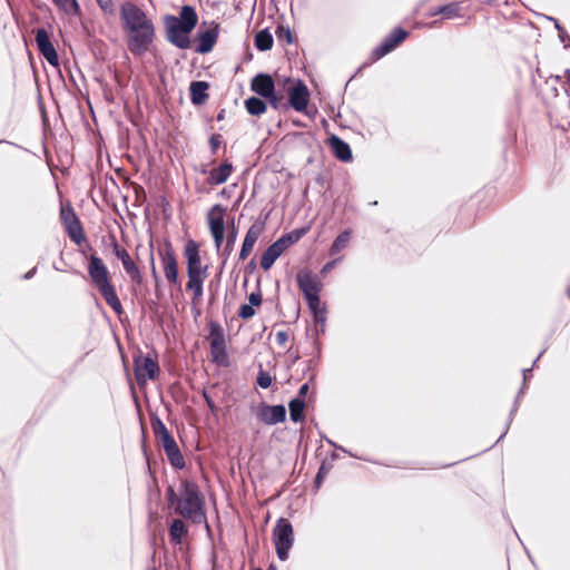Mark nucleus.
Returning <instances> with one entry per match:
<instances>
[{
    "label": "nucleus",
    "instance_id": "obj_5",
    "mask_svg": "<svg viewBox=\"0 0 570 570\" xmlns=\"http://www.w3.org/2000/svg\"><path fill=\"white\" fill-rule=\"evenodd\" d=\"M88 275L91 284L104 297L110 308L118 315L124 312L122 305L116 293L115 286L110 282L109 271L102 259L97 255H91L88 264Z\"/></svg>",
    "mask_w": 570,
    "mask_h": 570
},
{
    "label": "nucleus",
    "instance_id": "obj_31",
    "mask_svg": "<svg viewBox=\"0 0 570 570\" xmlns=\"http://www.w3.org/2000/svg\"><path fill=\"white\" fill-rule=\"evenodd\" d=\"M461 7L459 2H451L446 4L439 6L436 8L431 9L429 12L430 17H435L442 14L446 19H452L455 17H460Z\"/></svg>",
    "mask_w": 570,
    "mask_h": 570
},
{
    "label": "nucleus",
    "instance_id": "obj_11",
    "mask_svg": "<svg viewBox=\"0 0 570 570\" xmlns=\"http://www.w3.org/2000/svg\"><path fill=\"white\" fill-rule=\"evenodd\" d=\"M409 35L410 32L406 29L402 27H395L387 36L384 37L382 42L372 50V60H379L386 56L400 43H402L409 37Z\"/></svg>",
    "mask_w": 570,
    "mask_h": 570
},
{
    "label": "nucleus",
    "instance_id": "obj_18",
    "mask_svg": "<svg viewBox=\"0 0 570 570\" xmlns=\"http://www.w3.org/2000/svg\"><path fill=\"white\" fill-rule=\"evenodd\" d=\"M268 218V214L264 217V219H257L247 230L245 238L242 244V248L238 255V261H245L255 243L257 242L259 235L264 230L265 222Z\"/></svg>",
    "mask_w": 570,
    "mask_h": 570
},
{
    "label": "nucleus",
    "instance_id": "obj_60",
    "mask_svg": "<svg viewBox=\"0 0 570 570\" xmlns=\"http://www.w3.org/2000/svg\"><path fill=\"white\" fill-rule=\"evenodd\" d=\"M225 114H226L225 109H222V110L217 114L216 119H217L218 121L223 120V119L225 118Z\"/></svg>",
    "mask_w": 570,
    "mask_h": 570
},
{
    "label": "nucleus",
    "instance_id": "obj_48",
    "mask_svg": "<svg viewBox=\"0 0 570 570\" xmlns=\"http://www.w3.org/2000/svg\"><path fill=\"white\" fill-rule=\"evenodd\" d=\"M222 142H223V138H222V135H219V134H213L209 137V146H210L212 155L217 154V149L222 145Z\"/></svg>",
    "mask_w": 570,
    "mask_h": 570
},
{
    "label": "nucleus",
    "instance_id": "obj_36",
    "mask_svg": "<svg viewBox=\"0 0 570 570\" xmlns=\"http://www.w3.org/2000/svg\"><path fill=\"white\" fill-rule=\"evenodd\" d=\"M273 42V36L267 28L259 30L254 37V45L259 51L269 50Z\"/></svg>",
    "mask_w": 570,
    "mask_h": 570
},
{
    "label": "nucleus",
    "instance_id": "obj_26",
    "mask_svg": "<svg viewBox=\"0 0 570 570\" xmlns=\"http://www.w3.org/2000/svg\"><path fill=\"white\" fill-rule=\"evenodd\" d=\"M328 144L334 156L344 163L353 159V154L350 145L336 135H332L328 138Z\"/></svg>",
    "mask_w": 570,
    "mask_h": 570
},
{
    "label": "nucleus",
    "instance_id": "obj_27",
    "mask_svg": "<svg viewBox=\"0 0 570 570\" xmlns=\"http://www.w3.org/2000/svg\"><path fill=\"white\" fill-rule=\"evenodd\" d=\"M209 337H210V353L212 355L217 352L226 350V341L222 326L215 321L208 323Z\"/></svg>",
    "mask_w": 570,
    "mask_h": 570
},
{
    "label": "nucleus",
    "instance_id": "obj_47",
    "mask_svg": "<svg viewBox=\"0 0 570 570\" xmlns=\"http://www.w3.org/2000/svg\"><path fill=\"white\" fill-rule=\"evenodd\" d=\"M213 362L216 363L219 366H227L228 365V355L226 350L223 352H217L212 355Z\"/></svg>",
    "mask_w": 570,
    "mask_h": 570
},
{
    "label": "nucleus",
    "instance_id": "obj_51",
    "mask_svg": "<svg viewBox=\"0 0 570 570\" xmlns=\"http://www.w3.org/2000/svg\"><path fill=\"white\" fill-rule=\"evenodd\" d=\"M150 267H151V275H153V278L156 283V285H158L159 283V275L156 271V266H155V258H154V254H153V243H150Z\"/></svg>",
    "mask_w": 570,
    "mask_h": 570
},
{
    "label": "nucleus",
    "instance_id": "obj_40",
    "mask_svg": "<svg viewBox=\"0 0 570 570\" xmlns=\"http://www.w3.org/2000/svg\"><path fill=\"white\" fill-rule=\"evenodd\" d=\"M306 303L308 305L311 313L313 314L314 321H323L322 313H326V308L321 307V297L317 296V297L307 298Z\"/></svg>",
    "mask_w": 570,
    "mask_h": 570
},
{
    "label": "nucleus",
    "instance_id": "obj_10",
    "mask_svg": "<svg viewBox=\"0 0 570 570\" xmlns=\"http://www.w3.org/2000/svg\"><path fill=\"white\" fill-rule=\"evenodd\" d=\"M225 213L226 208L220 204H216L209 209L207 214L209 230L218 255L219 252H222L220 247L225 239Z\"/></svg>",
    "mask_w": 570,
    "mask_h": 570
},
{
    "label": "nucleus",
    "instance_id": "obj_49",
    "mask_svg": "<svg viewBox=\"0 0 570 570\" xmlns=\"http://www.w3.org/2000/svg\"><path fill=\"white\" fill-rule=\"evenodd\" d=\"M99 8L106 13H112L115 10L112 0H96Z\"/></svg>",
    "mask_w": 570,
    "mask_h": 570
},
{
    "label": "nucleus",
    "instance_id": "obj_45",
    "mask_svg": "<svg viewBox=\"0 0 570 570\" xmlns=\"http://www.w3.org/2000/svg\"><path fill=\"white\" fill-rule=\"evenodd\" d=\"M255 315V309L252 305L243 304L238 309V316L243 320H249Z\"/></svg>",
    "mask_w": 570,
    "mask_h": 570
},
{
    "label": "nucleus",
    "instance_id": "obj_17",
    "mask_svg": "<svg viewBox=\"0 0 570 570\" xmlns=\"http://www.w3.org/2000/svg\"><path fill=\"white\" fill-rule=\"evenodd\" d=\"M36 43L38 50L43 56V58L52 66H59L58 53L50 40V36L48 31L43 28H39L36 31Z\"/></svg>",
    "mask_w": 570,
    "mask_h": 570
},
{
    "label": "nucleus",
    "instance_id": "obj_1",
    "mask_svg": "<svg viewBox=\"0 0 570 570\" xmlns=\"http://www.w3.org/2000/svg\"><path fill=\"white\" fill-rule=\"evenodd\" d=\"M168 507L185 520L195 524L206 523L205 501L198 484L189 479H183L178 492L174 485L166 488Z\"/></svg>",
    "mask_w": 570,
    "mask_h": 570
},
{
    "label": "nucleus",
    "instance_id": "obj_52",
    "mask_svg": "<svg viewBox=\"0 0 570 570\" xmlns=\"http://www.w3.org/2000/svg\"><path fill=\"white\" fill-rule=\"evenodd\" d=\"M275 340H276V343L279 345V346H283L285 345V343L287 342L288 340V335L286 332L284 331H278L275 335Z\"/></svg>",
    "mask_w": 570,
    "mask_h": 570
},
{
    "label": "nucleus",
    "instance_id": "obj_54",
    "mask_svg": "<svg viewBox=\"0 0 570 570\" xmlns=\"http://www.w3.org/2000/svg\"><path fill=\"white\" fill-rule=\"evenodd\" d=\"M323 321H314L316 325V332L324 333L325 332V322H326V313H322Z\"/></svg>",
    "mask_w": 570,
    "mask_h": 570
},
{
    "label": "nucleus",
    "instance_id": "obj_21",
    "mask_svg": "<svg viewBox=\"0 0 570 570\" xmlns=\"http://www.w3.org/2000/svg\"><path fill=\"white\" fill-rule=\"evenodd\" d=\"M296 282L305 299L320 296L321 284L317 276L306 271L296 275Z\"/></svg>",
    "mask_w": 570,
    "mask_h": 570
},
{
    "label": "nucleus",
    "instance_id": "obj_19",
    "mask_svg": "<svg viewBox=\"0 0 570 570\" xmlns=\"http://www.w3.org/2000/svg\"><path fill=\"white\" fill-rule=\"evenodd\" d=\"M257 416L265 424L275 425L286 420V407L283 404L268 405L262 403Z\"/></svg>",
    "mask_w": 570,
    "mask_h": 570
},
{
    "label": "nucleus",
    "instance_id": "obj_35",
    "mask_svg": "<svg viewBox=\"0 0 570 570\" xmlns=\"http://www.w3.org/2000/svg\"><path fill=\"white\" fill-rule=\"evenodd\" d=\"M289 419L294 423L303 422L305 419V400L292 399L288 403Z\"/></svg>",
    "mask_w": 570,
    "mask_h": 570
},
{
    "label": "nucleus",
    "instance_id": "obj_61",
    "mask_svg": "<svg viewBox=\"0 0 570 570\" xmlns=\"http://www.w3.org/2000/svg\"><path fill=\"white\" fill-rule=\"evenodd\" d=\"M256 267V264H255V261L252 259L248 264H247V269H249L250 272Z\"/></svg>",
    "mask_w": 570,
    "mask_h": 570
},
{
    "label": "nucleus",
    "instance_id": "obj_6",
    "mask_svg": "<svg viewBox=\"0 0 570 570\" xmlns=\"http://www.w3.org/2000/svg\"><path fill=\"white\" fill-rule=\"evenodd\" d=\"M306 233L305 228H296L289 233L282 235L278 239L272 243L263 253L261 258V267L268 271L277 258L292 245L297 243Z\"/></svg>",
    "mask_w": 570,
    "mask_h": 570
},
{
    "label": "nucleus",
    "instance_id": "obj_15",
    "mask_svg": "<svg viewBox=\"0 0 570 570\" xmlns=\"http://www.w3.org/2000/svg\"><path fill=\"white\" fill-rule=\"evenodd\" d=\"M135 376L138 383H145L147 380H154L159 374L157 361L150 356H138L134 360Z\"/></svg>",
    "mask_w": 570,
    "mask_h": 570
},
{
    "label": "nucleus",
    "instance_id": "obj_3",
    "mask_svg": "<svg viewBox=\"0 0 570 570\" xmlns=\"http://www.w3.org/2000/svg\"><path fill=\"white\" fill-rule=\"evenodd\" d=\"M197 23V12L190 4H184L180 8L178 17L166 14L164 18V28L167 41L179 49L190 48V35Z\"/></svg>",
    "mask_w": 570,
    "mask_h": 570
},
{
    "label": "nucleus",
    "instance_id": "obj_58",
    "mask_svg": "<svg viewBox=\"0 0 570 570\" xmlns=\"http://www.w3.org/2000/svg\"><path fill=\"white\" fill-rule=\"evenodd\" d=\"M37 273V267H33L31 268L30 271H28L23 276L22 278L23 279H31Z\"/></svg>",
    "mask_w": 570,
    "mask_h": 570
},
{
    "label": "nucleus",
    "instance_id": "obj_32",
    "mask_svg": "<svg viewBox=\"0 0 570 570\" xmlns=\"http://www.w3.org/2000/svg\"><path fill=\"white\" fill-rule=\"evenodd\" d=\"M246 111L252 115L259 117L267 110V104L265 102L264 98L259 96H252L247 98L244 102Z\"/></svg>",
    "mask_w": 570,
    "mask_h": 570
},
{
    "label": "nucleus",
    "instance_id": "obj_13",
    "mask_svg": "<svg viewBox=\"0 0 570 570\" xmlns=\"http://www.w3.org/2000/svg\"><path fill=\"white\" fill-rule=\"evenodd\" d=\"M111 247L114 255L121 261L125 272L130 277L131 282L140 285L142 283V276L137 264L131 259L126 248L121 247L116 237L111 236Z\"/></svg>",
    "mask_w": 570,
    "mask_h": 570
},
{
    "label": "nucleus",
    "instance_id": "obj_42",
    "mask_svg": "<svg viewBox=\"0 0 570 570\" xmlns=\"http://www.w3.org/2000/svg\"><path fill=\"white\" fill-rule=\"evenodd\" d=\"M256 383L262 389H268L273 383V376L267 371L263 370L262 364L259 365Z\"/></svg>",
    "mask_w": 570,
    "mask_h": 570
},
{
    "label": "nucleus",
    "instance_id": "obj_43",
    "mask_svg": "<svg viewBox=\"0 0 570 570\" xmlns=\"http://www.w3.org/2000/svg\"><path fill=\"white\" fill-rule=\"evenodd\" d=\"M264 99H266L269 102V105L272 106V108H274L275 110H278V109L284 110L285 104H283V101H282L283 98H282V96L277 95L276 90H274L272 92V95H268Z\"/></svg>",
    "mask_w": 570,
    "mask_h": 570
},
{
    "label": "nucleus",
    "instance_id": "obj_33",
    "mask_svg": "<svg viewBox=\"0 0 570 570\" xmlns=\"http://www.w3.org/2000/svg\"><path fill=\"white\" fill-rule=\"evenodd\" d=\"M65 228L68 236L75 244L80 245L82 242L86 240L83 228L79 218H72L71 223L67 224Z\"/></svg>",
    "mask_w": 570,
    "mask_h": 570
},
{
    "label": "nucleus",
    "instance_id": "obj_24",
    "mask_svg": "<svg viewBox=\"0 0 570 570\" xmlns=\"http://www.w3.org/2000/svg\"><path fill=\"white\" fill-rule=\"evenodd\" d=\"M544 353V351H542L538 357L533 361V364H532V367L530 368H524L522 370V376H523V383H522V387L520 389L515 400H514V403H513V406L509 413V416H508V420H507V423H505V426H504V431L502 432V434L499 436V439L497 440L495 444H498L508 433L509 431V428L513 421V417L519 409V401H520V397L521 395L524 393V389H525V384H527V381L528 379L530 377L531 375V372H532V368L537 365L539 358L542 356V354Z\"/></svg>",
    "mask_w": 570,
    "mask_h": 570
},
{
    "label": "nucleus",
    "instance_id": "obj_12",
    "mask_svg": "<svg viewBox=\"0 0 570 570\" xmlns=\"http://www.w3.org/2000/svg\"><path fill=\"white\" fill-rule=\"evenodd\" d=\"M184 256L187 261L188 276H207L208 266L202 265L199 255V245L194 239H188L185 244Z\"/></svg>",
    "mask_w": 570,
    "mask_h": 570
},
{
    "label": "nucleus",
    "instance_id": "obj_46",
    "mask_svg": "<svg viewBox=\"0 0 570 570\" xmlns=\"http://www.w3.org/2000/svg\"><path fill=\"white\" fill-rule=\"evenodd\" d=\"M327 472H328V468H326L325 463L323 462L315 475V479H314V487L316 489H320Z\"/></svg>",
    "mask_w": 570,
    "mask_h": 570
},
{
    "label": "nucleus",
    "instance_id": "obj_28",
    "mask_svg": "<svg viewBox=\"0 0 570 570\" xmlns=\"http://www.w3.org/2000/svg\"><path fill=\"white\" fill-rule=\"evenodd\" d=\"M233 169V164L229 160H225L217 168H214L208 173L207 183L209 185H222L226 183Z\"/></svg>",
    "mask_w": 570,
    "mask_h": 570
},
{
    "label": "nucleus",
    "instance_id": "obj_37",
    "mask_svg": "<svg viewBox=\"0 0 570 570\" xmlns=\"http://www.w3.org/2000/svg\"><path fill=\"white\" fill-rule=\"evenodd\" d=\"M150 425H151V430L158 441L171 435L158 415L150 416Z\"/></svg>",
    "mask_w": 570,
    "mask_h": 570
},
{
    "label": "nucleus",
    "instance_id": "obj_20",
    "mask_svg": "<svg viewBox=\"0 0 570 570\" xmlns=\"http://www.w3.org/2000/svg\"><path fill=\"white\" fill-rule=\"evenodd\" d=\"M124 73H98L95 80L104 87L105 96L108 100H114L115 94L126 86V80L121 78Z\"/></svg>",
    "mask_w": 570,
    "mask_h": 570
},
{
    "label": "nucleus",
    "instance_id": "obj_56",
    "mask_svg": "<svg viewBox=\"0 0 570 570\" xmlns=\"http://www.w3.org/2000/svg\"><path fill=\"white\" fill-rule=\"evenodd\" d=\"M326 442H327L330 445H332V446H334V448H336V449H338V450L343 451L344 453H347L348 455H351V456H353V458H357L355 454H353L352 452L347 451L345 448H343V446H341V445H337V444H336V443H334L332 440L326 439Z\"/></svg>",
    "mask_w": 570,
    "mask_h": 570
},
{
    "label": "nucleus",
    "instance_id": "obj_8",
    "mask_svg": "<svg viewBox=\"0 0 570 570\" xmlns=\"http://www.w3.org/2000/svg\"><path fill=\"white\" fill-rule=\"evenodd\" d=\"M273 541L278 559L282 561L287 560L288 551L294 543L293 525L287 519L281 518L277 520L273 530Z\"/></svg>",
    "mask_w": 570,
    "mask_h": 570
},
{
    "label": "nucleus",
    "instance_id": "obj_2",
    "mask_svg": "<svg viewBox=\"0 0 570 570\" xmlns=\"http://www.w3.org/2000/svg\"><path fill=\"white\" fill-rule=\"evenodd\" d=\"M120 18L124 29L129 33V50L132 53L148 51L155 37V27L146 12L131 2H125L120 8Z\"/></svg>",
    "mask_w": 570,
    "mask_h": 570
},
{
    "label": "nucleus",
    "instance_id": "obj_44",
    "mask_svg": "<svg viewBox=\"0 0 570 570\" xmlns=\"http://www.w3.org/2000/svg\"><path fill=\"white\" fill-rule=\"evenodd\" d=\"M60 217H61V220H62L65 227L67 226V224L71 223L72 218H78L75 210L72 209V207H68V208L62 207L60 210Z\"/></svg>",
    "mask_w": 570,
    "mask_h": 570
},
{
    "label": "nucleus",
    "instance_id": "obj_30",
    "mask_svg": "<svg viewBox=\"0 0 570 570\" xmlns=\"http://www.w3.org/2000/svg\"><path fill=\"white\" fill-rule=\"evenodd\" d=\"M188 533V529L183 520V518H176L171 521L169 525V538L170 542L175 546L180 544L183 542V538Z\"/></svg>",
    "mask_w": 570,
    "mask_h": 570
},
{
    "label": "nucleus",
    "instance_id": "obj_16",
    "mask_svg": "<svg viewBox=\"0 0 570 570\" xmlns=\"http://www.w3.org/2000/svg\"><path fill=\"white\" fill-rule=\"evenodd\" d=\"M218 36L219 23L215 21H212L210 27L205 30L198 29L197 46L195 47V52L202 55L210 52L217 42Z\"/></svg>",
    "mask_w": 570,
    "mask_h": 570
},
{
    "label": "nucleus",
    "instance_id": "obj_25",
    "mask_svg": "<svg viewBox=\"0 0 570 570\" xmlns=\"http://www.w3.org/2000/svg\"><path fill=\"white\" fill-rule=\"evenodd\" d=\"M250 88L257 96L265 98L275 90V81L271 73H256Z\"/></svg>",
    "mask_w": 570,
    "mask_h": 570
},
{
    "label": "nucleus",
    "instance_id": "obj_9",
    "mask_svg": "<svg viewBox=\"0 0 570 570\" xmlns=\"http://www.w3.org/2000/svg\"><path fill=\"white\" fill-rule=\"evenodd\" d=\"M286 91L287 102H285L284 105V110L293 108L297 112H302L309 116L307 108L309 104L311 94L305 82L298 79L293 85L288 86Z\"/></svg>",
    "mask_w": 570,
    "mask_h": 570
},
{
    "label": "nucleus",
    "instance_id": "obj_57",
    "mask_svg": "<svg viewBox=\"0 0 570 570\" xmlns=\"http://www.w3.org/2000/svg\"><path fill=\"white\" fill-rule=\"evenodd\" d=\"M203 396L206 401V404L207 406L210 409V410H215V403L214 401L212 400V397L208 395V393L206 391L203 392Z\"/></svg>",
    "mask_w": 570,
    "mask_h": 570
},
{
    "label": "nucleus",
    "instance_id": "obj_41",
    "mask_svg": "<svg viewBox=\"0 0 570 570\" xmlns=\"http://www.w3.org/2000/svg\"><path fill=\"white\" fill-rule=\"evenodd\" d=\"M275 35L279 43L291 45L293 42V33L288 26L278 24Z\"/></svg>",
    "mask_w": 570,
    "mask_h": 570
},
{
    "label": "nucleus",
    "instance_id": "obj_55",
    "mask_svg": "<svg viewBox=\"0 0 570 570\" xmlns=\"http://www.w3.org/2000/svg\"><path fill=\"white\" fill-rule=\"evenodd\" d=\"M550 19L554 21L556 28L559 30L560 40L562 42H564L566 38H569L568 35L566 33L564 29L561 28V26L558 23V21L556 19H553V18H550Z\"/></svg>",
    "mask_w": 570,
    "mask_h": 570
},
{
    "label": "nucleus",
    "instance_id": "obj_7",
    "mask_svg": "<svg viewBox=\"0 0 570 570\" xmlns=\"http://www.w3.org/2000/svg\"><path fill=\"white\" fill-rule=\"evenodd\" d=\"M570 78V73H550L548 77H544V73H532V83L533 86L547 97H557L560 91L569 95V89L567 87L566 79Z\"/></svg>",
    "mask_w": 570,
    "mask_h": 570
},
{
    "label": "nucleus",
    "instance_id": "obj_22",
    "mask_svg": "<svg viewBox=\"0 0 570 570\" xmlns=\"http://www.w3.org/2000/svg\"><path fill=\"white\" fill-rule=\"evenodd\" d=\"M227 227H228V232L226 235V242H225V245H224L222 252H219V258L222 261L220 265H219V273H223V271L227 264V261L234 250V246H235V243H236V239L238 236V228L235 224L234 217L228 219Z\"/></svg>",
    "mask_w": 570,
    "mask_h": 570
},
{
    "label": "nucleus",
    "instance_id": "obj_4",
    "mask_svg": "<svg viewBox=\"0 0 570 570\" xmlns=\"http://www.w3.org/2000/svg\"><path fill=\"white\" fill-rule=\"evenodd\" d=\"M88 275L91 284L104 297L110 308L118 315L124 312L122 305L116 293L115 286L110 282L109 271L102 259L97 255H91L88 264Z\"/></svg>",
    "mask_w": 570,
    "mask_h": 570
},
{
    "label": "nucleus",
    "instance_id": "obj_53",
    "mask_svg": "<svg viewBox=\"0 0 570 570\" xmlns=\"http://www.w3.org/2000/svg\"><path fill=\"white\" fill-rule=\"evenodd\" d=\"M308 390H309V385L308 383H304L303 385H301L299 390H298V393H297V396H295L294 399H301V400H304V397L306 396V394L308 393Z\"/></svg>",
    "mask_w": 570,
    "mask_h": 570
},
{
    "label": "nucleus",
    "instance_id": "obj_59",
    "mask_svg": "<svg viewBox=\"0 0 570 570\" xmlns=\"http://www.w3.org/2000/svg\"><path fill=\"white\" fill-rule=\"evenodd\" d=\"M334 264H335V261H332V262L326 263V264L324 265V267H323L322 272H323V273H325V272L330 271V269L334 266Z\"/></svg>",
    "mask_w": 570,
    "mask_h": 570
},
{
    "label": "nucleus",
    "instance_id": "obj_39",
    "mask_svg": "<svg viewBox=\"0 0 570 570\" xmlns=\"http://www.w3.org/2000/svg\"><path fill=\"white\" fill-rule=\"evenodd\" d=\"M59 10L66 14L76 16L80 11V7L77 0H52Z\"/></svg>",
    "mask_w": 570,
    "mask_h": 570
},
{
    "label": "nucleus",
    "instance_id": "obj_62",
    "mask_svg": "<svg viewBox=\"0 0 570 570\" xmlns=\"http://www.w3.org/2000/svg\"><path fill=\"white\" fill-rule=\"evenodd\" d=\"M195 317L199 316L200 315V309L199 308H196L195 306L191 308Z\"/></svg>",
    "mask_w": 570,
    "mask_h": 570
},
{
    "label": "nucleus",
    "instance_id": "obj_23",
    "mask_svg": "<svg viewBox=\"0 0 570 570\" xmlns=\"http://www.w3.org/2000/svg\"><path fill=\"white\" fill-rule=\"evenodd\" d=\"M164 448V451L167 455V459L169 463L178 470H181L185 468L186 463L184 460V456L179 450V446L177 442L175 441L174 436L170 435L166 439H163L159 441Z\"/></svg>",
    "mask_w": 570,
    "mask_h": 570
},
{
    "label": "nucleus",
    "instance_id": "obj_38",
    "mask_svg": "<svg viewBox=\"0 0 570 570\" xmlns=\"http://www.w3.org/2000/svg\"><path fill=\"white\" fill-rule=\"evenodd\" d=\"M350 238L351 233L348 230H344L338 234L330 247V255L334 256L343 250L347 246Z\"/></svg>",
    "mask_w": 570,
    "mask_h": 570
},
{
    "label": "nucleus",
    "instance_id": "obj_63",
    "mask_svg": "<svg viewBox=\"0 0 570 570\" xmlns=\"http://www.w3.org/2000/svg\"><path fill=\"white\" fill-rule=\"evenodd\" d=\"M293 124L296 127H304V124L302 121H299V120H295V121H293Z\"/></svg>",
    "mask_w": 570,
    "mask_h": 570
},
{
    "label": "nucleus",
    "instance_id": "obj_29",
    "mask_svg": "<svg viewBox=\"0 0 570 570\" xmlns=\"http://www.w3.org/2000/svg\"><path fill=\"white\" fill-rule=\"evenodd\" d=\"M209 88L206 81H193L189 86L190 100L194 105H203L208 99L207 90Z\"/></svg>",
    "mask_w": 570,
    "mask_h": 570
},
{
    "label": "nucleus",
    "instance_id": "obj_50",
    "mask_svg": "<svg viewBox=\"0 0 570 570\" xmlns=\"http://www.w3.org/2000/svg\"><path fill=\"white\" fill-rule=\"evenodd\" d=\"M248 305H252L253 307L255 306H259L261 303H262V294H261V291L257 289L256 292H252L249 295H248Z\"/></svg>",
    "mask_w": 570,
    "mask_h": 570
},
{
    "label": "nucleus",
    "instance_id": "obj_14",
    "mask_svg": "<svg viewBox=\"0 0 570 570\" xmlns=\"http://www.w3.org/2000/svg\"><path fill=\"white\" fill-rule=\"evenodd\" d=\"M163 263L165 277L169 283H178V263L171 243L166 239L163 248L158 250Z\"/></svg>",
    "mask_w": 570,
    "mask_h": 570
},
{
    "label": "nucleus",
    "instance_id": "obj_34",
    "mask_svg": "<svg viewBox=\"0 0 570 570\" xmlns=\"http://www.w3.org/2000/svg\"><path fill=\"white\" fill-rule=\"evenodd\" d=\"M206 277L207 276H188L186 291L193 292V305H195L196 302H198L203 295V285Z\"/></svg>",
    "mask_w": 570,
    "mask_h": 570
},
{
    "label": "nucleus",
    "instance_id": "obj_64",
    "mask_svg": "<svg viewBox=\"0 0 570 570\" xmlns=\"http://www.w3.org/2000/svg\"><path fill=\"white\" fill-rule=\"evenodd\" d=\"M268 570H277V567L275 564H269Z\"/></svg>",
    "mask_w": 570,
    "mask_h": 570
}]
</instances>
